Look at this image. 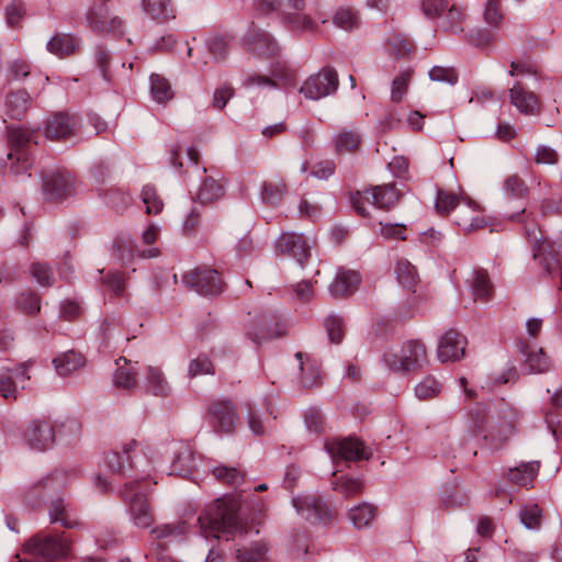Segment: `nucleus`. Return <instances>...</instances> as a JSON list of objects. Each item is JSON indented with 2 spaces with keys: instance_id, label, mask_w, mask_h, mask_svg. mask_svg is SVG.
Segmentation results:
<instances>
[{
  "instance_id": "58836bf2",
  "label": "nucleus",
  "mask_w": 562,
  "mask_h": 562,
  "mask_svg": "<svg viewBox=\"0 0 562 562\" xmlns=\"http://www.w3.org/2000/svg\"><path fill=\"white\" fill-rule=\"evenodd\" d=\"M488 416L486 408L482 405H477L470 411L467 417V429L468 431L477 437L485 432Z\"/></svg>"
},
{
  "instance_id": "3c124183",
  "label": "nucleus",
  "mask_w": 562,
  "mask_h": 562,
  "mask_svg": "<svg viewBox=\"0 0 562 562\" xmlns=\"http://www.w3.org/2000/svg\"><path fill=\"white\" fill-rule=\"evenodd\" d=\"M460 204V198L457 194L445 190H438L435 204L438 214L446 216L453 209H458Z\"/></svg>"
},
{
  "instance_id": "c85d7f7f",
  "label": "nucleus",
  "mask_w": 562,
  "mask_h": 562,
  "mask_svg": "<svg viewBox=\"0 0 562 562\" xmlns=\"http://www.w3.org/2000/svg\"><path fill=\"white\" fill-rule=\"evenodd\" d=\"M225 194L224 184L215 178L209 176L205 177L196 195L194 202H199L201 205H207L218 201Z\"/></svg>"
},
{
  "instance_id": "338daca9",
  "label": "nucleus",
  "mask_w": 562,
  "mask_h": 562,
  "mask_svg": "<svg viewBox=\"0 0 562 562\" xmlns=\"http://www.w3.org/2000/svg\"><path fill=\"white\" fill-rule=\"evenodd\" d=\"M461 22H462L461 11L456 7H451L445 13L441 26L445 27L447 31H450L452 33H458L463 30L461 26Z\"/></svg>"
},
{
  "instance_id": "c03bdc74",
  "label": "nucleus",
  "mask_w": 562,
  "mask_h": 562,
  "mask_svg": "<svg viewBox=\"0 0 562 562\" xmlns=\"http://www.w3.org/2000/svg\"><path fill=\"white\" fill-rule=\"evenodd\" d=\"M150 92L154 100L159 103L167 102L173 98V91L169 81L158 74L150 76Z\"/></svg>"
},
{
  "instance_id": "f8f14e48",
  "label": "nucleus",
  "mask_w": 562,
  "mask_h": 562,
  "mask_svg": "<svg viewBox=\"0 0 562 562\" xmlns=\"http://www.w3.org/2000/svg\"><path fill=\"white\" fill-rule=\"evenodd\" d=\"M209 418L216 431L232 432L238 419L235 405L227 400L213 402L209 407Z\"/></svg>"
},
{
  "instance_id": "052dcab7",
  "label": "nucleus",
  "mask_w": 562,
  "mask_h": 562,
  "mask_svg": "<svg viewBox=\"0 0 562 562\" xmlns=\"http://www.w3.org/2000/svg\"><path fill=\"white\" fill-rule=\"evenodd\" d=\"M325 327L329 337V340L334 344L341 342L344 338V321L341 317L330 315L325 319Z\"/></svg>"
},
{
  "instance_id": "5701e85b",
  "label": "nucleus",
  "mask_w": 562,
  "mask_h": 562,
  "mask_svg": "<svg viewBox=\"0 0 562 562\" xmlns=\"http://www.w3.org/2000/svg\"><path fill=\"white\" fill-rule=\"evenodd\" d=\"M50 522L60 524L61 527L71 529L79 525L76 510L63 498L52 499L48 505Z\"/></svg>"
},
{
  "instance_id": "8fccbe9b",
  "label": "nucleus",
  "mask_w": 562,
  "mask_h": 562,
  "mask_svg": "<svg viewBox=\"0 0 562 562\" xmlns=\"http://www.w3.org/2000/svg\"><path fill=\"white\" fill-rule=\"evenodd\" d=\"M142 200L146 205L147 214H159L162 211L164 202L154 186L146 184L142 190Z\"/></svg>"
},
{
  "instance_id": "603ef678",
  "label": "nucleus",
  "mask_w": 562,
  "mask_h": 562,
  "mask_svg": "<svg viewBox=\"0 0 562 562\" xmlns=\"http://www.w3.org/2000/svg\"><path fill=\"white\" fill-rule=\"evenodd\" d=\"M286 187L282 182H265L261 190V199L266 204L277 205L283 199Z\"/></svg>"
},
{
  "instance_id": "f03ea898",
  "label": "nucleus",
  "mask_w": 562,
  "mask_h": 562,
  "mask_svg": "<svg viewBox=\"0 0 562 562\" xmlns=\"http://www.w3.org/2000/svg\"><path fill=\"white\" fill-rule=\"evenodd\" d=\"M36 130L23 126L7 127V143L9 151L0 153V164H8L9 173L15 178L31 176L33 157L30 153V144H36Z\"/></svg>"
},
{
  "instance_id": "bf43d9fd",
  "label": "nucleus",
  "mask_w": 562,
  "mask_h": 562,
  "mask_svg": "<svg viewBox=\"0 0 562 562\" xmlns=\"http://www.w3.org/2000/svg\"><path fill=\"white\" fill-rule=\"evenodd\" d=\"M204 374H214V366L206 356L201 355L190 361L188 376L193 379Z\"/></svg>"
},
{
  "instance_id": "4be33fe9",
  "label": "nucleus",
  "mask_w": 562,
  "mask_h": 562,
  "mask_svg": "<svg viewBox=\"0 0 562 562\" xmlns=\"http://www.w3.org/2000/svg\"><path fill=\"white\" fill-rule=\"evenodd\" d=\"M144 390L145 393L158 397H167L172 391L162 370L154 366H147L145 369Z\"/></svg>"
},
{
  "instance_id": "09e8293b",
  "label": "nucleus",
  "mask_w": 562,
  "mask_h": 562,
  "mask_svg": "<svg viewBox=\"0 0 562 562\" xmlns=\"http://www.w3.org/2000/svg\"><path fill=\"white\" fill-rule=\"evenodd\" d=\"M397 281L407 289L413 288L418 279L416 268L406 259H400L395 266Z\"/></svg>"
},
{
  "instance_id": "1a4fd4ad",
  "label": "nucleus",
  "mask_w": 562,
  "mask_h": 562,
  "mask_svg": "<svg viewBox=\"0 0 562 562\" xmlns=\"http://www.w3.org/2000/svg\"><path fill=\"white\" fill-rule=\"evenodd\" d=\"M338 85L336 70L330 67H324L316 75L308 77L300 91L307 99L319 100L336 92Z\"/></svg>"
},
{
  "instance_id": "0eeeda50",
  "label": "nucleus",
  "mask_w": 562,
  "mask_h": 562,
  "mask_svg": "<svg viewBox=\"0 0 562 562\" xmlns=\"http://www.w3.org/2000/svg\"><path fill=\"white\" fill-rule=\"evenodd\" d=\"M400 198L401 193L394 184L376 186L366 190L362 194L357 192L352 196V205L359 215L368 216L369 213L363 206V201L371 202L379 209L390 210L400 201Z\"/></svg>"
},
{
  "instance_id": "aec40b11",
  "label": "nucleus",
  "mask_w": 562,
  "mask_h": 562,
  "mask_svg": "<svg viewBox=\"0 0 562 562\" xmlns=\"http://www.w3.org/2000/svg\"><path fill=\"white\" fill-rule=\"evenodd\" d=\"M66 485V473L56 471L34 482L27 490L25 497L31 502L35 497L58 493L64 490Z\"/></svg>"
},
{
  "instance_id": "423d86ee",
  "label": "nucleus",
  "mask_w": 562,
  "mask_h": 562,
  "mask_svg": "<svg viewBox=\"0 0 562 562\" xmlns=\"http://www.w3.org/2000/svg\"><path fill=\"white\" fill-rule=\"evenodd\" d=\"M121 495L128 503L133 524L138 528H149L154 524V514L136 481L126 482Z\"/></svg>"
},
{
  "instance_id": "f257e3e1",
  "label": "nucleus",
  "mask_w": 562,
  "mask_h": 562,
  "mask_svg": "<svg viewBox=\"0 0 562 562\" xmlns=\"http://www.w3.org/2000/svg\"><path fill=\"white\" fill-rule=\"evenodd\" d=\"M240 502L235 496H225L210 504L198 521L205 537H225L226 540L244 531L239 516Z\"/></svg>"
},
{
  "instance_id": "4468645a",
  "label": "nucleus",
  "mask_w": 562,
  "mask_h": 562,
  "mask_svg": "<svg viewBox=\"0 0 562 562\" xmlns=\"http://www.w3.org/2000/svg\"><path fill=\"white\" fill-rule=\"evenodd\" d=\"M327 449L331 456L338 454L346 461L368 460L372 454L370 448L352 437L331 442L327 446Z\"/></svg>"
},
{
  "instance_id": "774afa93",
  "label": "nucleus",
  "mask_w": 562,
  "mask_h": 562,
  "mask_svg": "<svg viewBox=\"0 0 562 562\" xmlns=\"http://www.w3.org/2000/svg\"><path fill=\"white\" fill-rule=\"evenodd\" d=\"M558 151L548 145H539L535 151V162L538 165H555L559 161Z\"/></svg>"
},
{
  "instance_id": "a18cd8bd",
  "label": "nucleus",
  "mask_w": 562,
  "mask_h": 562,
  "mask_svg": "<svg viewBox=\"0 0 562 562\" xmlns=\"http://www.w3.org/2000/svg\"><path fill=\"white\" fill-rule=\"evenodd\" d=\"M333 488L345 497H352L363 492L364 483L360 479L339 476L333 482Z\"/></svg>"
},
{
  "instance_id": "cd10ccee",
  "label": "nucleus",
  "mask_w": 562,
  "mask_h": 562,
  "mask_svg": "<svg viewBox=\"0 0 562 562\" xmlns=\"http://www.w3.org/2000/svg\"><path fill=\"white\" fill-rule=\"evenodd\" d=\"M254 8L260 15H268L274 12H281L288 9L302 11L305 9L304 0H255Z\"/></svg>"
},
{
  "instance_id": "6e6d98bb",
  "label": "nucleus",
  "mask_w": 562,
  "mask_h": 562,
  "mask_svg": "<svg viewBox=\"0 0 562 562\" xmlns=\"http://www.w3.org/2000/svg\"><path fill=\"white\" fill-rule=\"evenodd\" d=\"M440 391L441 384L432 376L425 378L415 386L416 396L423 401L436 397Z\"/></svg>"
},
{
  "instance_id": "6e6552de",
  "label": "nucleus",
  "mask_w": 562,
  "mask_h": 562,
  "mask_svg": "<svg viewBox=\"0 0 562 562\" xmlns=\"http://www.w3.org/2000/svg\"><path fill=\"white\" fill-rule=\"evenodd\" d=\"M183 284L201 295H217L224 291V281L218 271L211 268H196L182 277Z\"/></svg>"
},
{
  "instance_id": "473e14b6",
  "label": "nucleus",
  "mask_w": 562,
  "mask_h": 562,
  "mask_svg": "<svg viewBox=\"0 0 562 562\" xmlns=\"http://www.w3.org/2000/svg\"><path fill=\"white\" fill-rule=\"evenodd\" d=\"M86 363L85 357L74 350L60 353L53 360L56 372L61 376H67Z\"/></svg>"
},
{
  "instance_id": "393cba45",
  "label": "nucleus",
  "mask_w": 562,
  "mask_h": 562,
  "mask_svg": "<svg viewBox=\"0 0 562 562\" xmlns=\"http://www.w3.org/2000/svg\"><path fill=\"white\" fill-rule=\"evenodd\" d=\"M509 95L512 104L524 114H535L539 109V102L536 94L525 90L519 82L515 83L509 89Z\"/></svg>"
},
{
  "instance_id": "5fc2aeb1",
  "label": "nucleus",
  "mask_w": 562,
  "mask_h": 562,
  "mask_svg": "<svg viewBox=\"0 0 562 562\" xmlns=\"http://www.w3.org/2000/svg\"><path fill=\"white\" fill-rule=\"evenodd\" d=\"M413 71L405 69L401 71L392 82L391 99L393 102H401L406 94Z\"/></svg>"
},
{
  "instance_id": "79ce46f5",
  "label": "nucleus",
  "mask_w": 562,
  "mask_h": 562,
  "mask_svg": "<svg viewBox=\"0 0 562 562\" xmlns=\"http://www.w3.org/2000/svg\"><path fill=\"white\" fill-rule=\"evenodd\" d=\"M194 468L195 461L193 452L189 447H181L172 461L171 472L180 476H186L191 473Z\"/></svg>"
},
{
  "instance_id": "0e129e2a",
  "label": "nucleus",
  "mask_w": 562,
  "mask_h": 562,
  "mask_svg": "<svg viewBox=\"0 0 562 562\" xmlns=\"http://www.w3.org/2000/svg\"><path fill=\"white\" fill-rule=\"evenodd\" d=\"M506 194L514 198H522L528 192L525 181L517 175L509 176L504 182Z\"/></svg>"
},
{
  "instance_id": "ea45409f",
  "label": "nucleus",
  "mask_w": 562,
  "mask_h": 562,
  "mask_svg": "<svg viewBox=\"0 0 562 562\" xmlns=\"http://www.w3.org/2000/svg\"><path fill=\"white\" fill-rule=\"evenodd\" d=\"M302 11L288 9L283 11L282 22L295 31H314L315 22Z\"/></svg>"
},
{
  "instance_id": "4c0bfd02",
  "label": "nucleus",
  "mask_w": 562,
  "mask_h": 562,
  "mask_svg": "<svg viewBox=\"0 0 562 562\" xmlns=\"http://www.w3.org/2000/svg\"><path fill=\"white\" fill-rule=\"evenodd\" d=\"M539 469L538 462L524 463L515 469H510L508 473L509 481L517 485L529 486L532 484Z\"/></svg>"
},
{
  "instance_id": "2f4dec72",
  "label": "nucleus",
  "mask_w": 562,
  "mask_h": 562,
  "mask_svg": "<svg viewBox=\"0 0 562 562\" xmlns=\"http://www.w3.org/2000/svg\"><path fill=\"white\" fill-rule=\"evenodd\" d=\"M468 282L470 283L474 301L486 302L490 300L493 294V285L486 271L481 269L474 270Z\"/></svg>"
},
{
  "instance_id": "864d4df0",
  "label": "nucleus",
  "mask_w": 562,
  "mask_h": 562,
  "mask_svg": "<svg viewBox=\"0 0 562 562\" xmlns=\"http://www.w3.org/2000/svg\"><path fill=\"white\" fill-rule=\"evenodd\" d=\"M212 472L218 481L232 486H237L244 481V475L237 468L217 465Z\"/></svg>"
},
{
  "instance_id": "6ab92c4d",
  "label": "nucleus",
  "mask_w": 562,
  "mask_h": 562,
  "mask_svg": "<svg viewBox=\"0 0 562 562\" xmlns=\"http://www.w3.org/2000/svg\"><path fill=\"white\" fill-rule=\"evenodd\" d=\"M526 236L529 240L537 244V248L533 252V258L539 260L540 265L544 268V270L551 274L553 270H557L560 267L559 254L554 249L553 245H551L547 240H541L538 237L535 228L527 229Z\"/></svg>"
},
{
  "instance_id": "bb28decb",
  "label": "nucleus",
  "mask_w": 562,
  "mask_h": 562,
  "mask_svg": "<svg viewBox=\"0 0 562 562\" xmlns=\"http://www.w3.org/2000/svg\"><path fill=\"white\" fill-rule=\"evenodd\" d=\"M135 441H131L123 447V452L111 451L105 454V463L112 473L125 475L132 469V457L130 454Z\"/></svg>"
},
{
  "instance_id": "412c9836",
  "label": "nucleus",
  "mask_w": 562,
  "mask_h": 562,
  "mask_svg": "<svg viewBox=\"0 0 562 562\" xmlns=\"http://www.w3.org/2000/svg\"><path fill=\"white\" fill-rule=\"evenodd\" d=\"M187 532V525L183 521L156 526L150 530L149 554L158 555L165 549L161 540L182 536Z\"/></svg>"
},
{
  "instance_id": "c756f323",
  "label": "nucleus",
  "mask_w": 562,
  "mask_h": 562,
  "mask_svg": "<svg viewBox=\"0 0 562 562\" xmlns=\"http://www.w3.org/2000/svg\"><path fill=\"white\" fill-rule=\"evenodd\" d=\"M279 324H271L270 317L260 316L247 331V336L255 342L261 344L263 340L272 339L280 335Z\"/></svg>"
},
{
  "instance_id": "a878e982",
  "label": "nucleus",
  "mask_w": 562,
  "mask_h": 562,
  "mask_svg": "<svg viewBox=\"0 0 562 562\" xmlns=\"http://www.w3.org/2000/svg\"><path fill=\"white\" fill-rule=\"evenodd\" d=\"M360 283L358 272L349 270H339L329 286L331 295L342 297L353 293Z\"/></svg>"
},
{
  "instance_id": "680f3d73",
  "label": "nucleus",
  "mask_w": 562,
  "mask_h": 562,
  "mask_svg": "<svg viewBox=\"0 0 562 562\" xmlns=\"http://www.w3.org/2000/svg\"><path fill=\"white\" fill-rule=\"evenodd\" d=\"M133 245L130 238L117 237L113 243V255L123 262H128L133 259Z\"/></svg>"
},
{
  "instance_id": "37998d69",
  "label": "nucleus",
  "mask_w": 562,
  "mask_h": 562,
  "mask_svg": "<svg viewBox=\"0 0 562 562\" xmlns=\"http://www.w3.org/2000/svg\"><path fill=\"white\" fill-rule=\"evenodd\" d=\"M268 552L266 542H254L249 547L236 550L237 562H262Z\"/></svg>"
},
{
  "instance_id": "ddd939ff",
  "label": "nucleus",
  "mask_w": 562,
  "mask_h": 562,
  "mask_svg": "<svg viewBox=\"0 0 562 562\" xmlns=\"http://www.w3.org/2000/svg\"><path fill=\"white\" fill-rule=\"evenodd\" d=\"M24 439L31 448L45 451L55 441V428L48 420L34 419L25 429Z\"/></svg>"
},
{
  "instance_id": "9b49d317",
  "label": "nucleus",
  "mask_w": 562,
  "mask_h": 562,
  "mask_svg": "<svg viewBox=\"0 0 562 562\" xmlns=\"http://www.w3.org/2000/svg\"><path fill=\"white\" fill-rule=\"evenodd\" d=\"M296 512L311 524H327L331 513L326 503L316 495H304L293 499Z\"/></svg>"
},
{
  "instance_id": "a211bd4d",
  "label": "nucleus",
  "mask_w": 562,
  "mask_h": 562,
  "mask_svg": "<svg viewBox=\"0 0 562 562\" xmlns=\"http://www.w3.org/2000/svg\"><path fill=\"white\" fill-rule=\"evenodd\" d=\"M245 45L248 50L262 56H273L279 49L271 35L254 23H251L245 36Z\"/></svg>"
},
{
  "instance_id": "2eb2a0df",
  "label": "nucleus",
  "mask_w": 562,
  "mask_h": 562,
  "mask_svg": "<svg viewBox=\"0 0 562 562\" xmlns=\"http://www.w3.org/2000/svg\"><path fill=\"white\" fill-rule=\"evenodd\" d=\"M79 122L75 115L59 112L52 115L45 126V136L49 139H67L75 135Z\"/></svg>"
},
{
  "instance_id": "13d9d810",
  "label": "nucleus",
  "mask_w": 562,
  "mask_h": 562,
  "mask_svg": "<svg viewBox=\"0 0 562 562\" xmlns=\"http://www.w3.org/2000/svg\"><path fill=\"white\" fill-rule=\"evenodd\" d=\"M30 272L42 286H52L54 284L55 278L52 268L47 263L33 262L30 267Z\"/></svg>"
},
{
  "instance_id": "dca6fc26",
  "label": "nucleus",
  "mask_w": 562,
  "mask_h": 562,
  "mask_svg": "<svg viewBox=\"0 0 562 562\" xmlns=\"http://www.w3.org/2000/svg\"><path fill=\"white\" fill-rule=\"evenodd\" d=\"M43 190L50 201H61L74 191V179L67 171H59L43 178Z\"/></svg>"
},
{
  "instance_id": "49530a36",
  "label": "nucleus",
  "mask_w": 562,
  "mask_h": 562,
  "mask_svg": "<svg viewBox=\"0 0 562 562\" xmlns=\"http://www.w3.org/2000/svg\"><path fill=\"white\" fill-rule=\"evenodd\" d=\"M522 352L527 356L526 364L530 373H542L549 370L550 359L542 348L529 350V348L526 347Z\"/></svg>"
},
{
  "instance_id": "7c9ffc66",
  "label": "nucleus",
  "mask_w": 562,
  "mask_h": 562,
  "mask_svg": "<svg viewBox=\"0 0 562 562\" xmlns=\"http://www.w3.org/2000/svg\"><path fill=\"white\" fill-rule=\"evenodd\" d=\"M116 369L113 373V383L117 389L131 390L136 386V371L130 361L121 357L115 361Z\"/></svg>"
},
{
  "instance_id": "39448f33",
  "label": "nucleus",
  "mask_w": 562,
  "mask_h": 562,
  "mask_svg": "<svg viewBox=\"0 0 562 562\" xmlns=\"http://www.w3.org/2000/svg\"><path fill=\"white\" fill-rule=\"evenodd\" d=\"M88 27L98 34H113L121 36L124 34L123 21L113 14L109 0H95L86 14Z\"/></svg>"
},
{
  "instance_id": "4d7b16f0",
  "label": "nucleus",
  "mask_w": 562,
  "mask_h": 562,
  "mask_svg": "<svg viewBox=\"0 0 562 562\" xmlns=\"http://www.w3.org/2000/svg\"><path fill=\"white\" fill-rule=\"evenodd\" d=\"M31 74L30 64L21 58L9 61L7 67V77L9 81H21Z\"/></svg>"
},
{
  "instance_id": "de8ad7c7",
  "label": "nucleus",
  "mask_w": 562,
  "mask_h": 562,
  "mask_svg": "<svg viewBox=\"0 0 562 562\" xmlns=\"http://www.w3.org/2000/svg\"><path fill=\"white\" fill-rule=\"evenodd\" d=\"M519 518L526 528L536 530L542 524V510L537 504L527 503L519 510Z\"/></svg>"
},
{
  "instance_id": "72a5a7b5",
  "label": "nucleus",
  "mask_w": 562,
  "mask_h": 562,
  "mask_svg": "<svg viewBox=\"0 0 562 562\" xmlns=\"http://www.w3.org/2000/svg\"><path fill=\"white\" fill-rule=\"evenodd\" d=\"M333 143L337 153H352L359 148L361 135L357 128H342L334 136Z\"/></svg>"
},
{
  "instance_id": "c9c22d12",
  "label": "nucleus",
  "mask_w": 562,
  "mask_h": 562,
  "mask_svg": "<svg viewBox=\"0 0 562 562\" xmlns=\"http://www.w3.org/2000/svg\"><path fill=\"white\" fill-rule=\"evenodd\" d=\"M376 513V506L370 503H361L349 509L348 517L357 529H362L372 524Z\"/></svg>"
},
{
  "instance_id": "e433bc0d",
  "label": "nucleus",
  "mask_w": 562,
  "mask_h": 562,
  "mask_svg": "<svg viewBox=\"0 0 562 562\" xmlns=\"http://www.w3.org/2000/svg\"><path fill=\"white\" fill-rule=\"evenodd\" d=\"M142 3L144 11L154 20L166 22L175 18L170 0H143Z\"/></svg>"
},
{
  "instance_id": "b1692460",
  "label": "nucleus",
  "mask_w": 562,
  "mask_h": 562,
  "mask_svg": "<svg viewBox=\"0 0 562 562\" xmlns=\"http://www.w3.org/2000/svg\"><path fill=\"white\" fill-rule=\"evenodd\" d=\"M31 95L24 89L11 91L5 97L4 111L12 120H22L31 105Z\"/></svg>"
},
{
  "instance_id": "69168bd1",
  "label": "nucleus",
  "mask_w": 562,
  "mask_h": 562,
  "mask_svg": "<svg viewBox=\"0 0 562 562\" xmlns=\"http://www.w3.org/2000/svg\"><path fill=\"white\" fill-rule=\"evenodd\" d=\"M390 45L394 57L397 59L405 58L414 49V44L409 40L398 35H394L390 40Z\"/></svg>"
},
{
  "instance_id": "7ed1b4c3",
  "label": "nucleus",
  "mask_w": 562,
  "mask_h": 562,
  "mask_svg": "<svg viewBox=\"0 0 562 562\" xmlns=\"http://www.w3.org/2000/svg\"><path fill=\"white\" fill-rule=\"evenodd\" d=\"M70 547L61 536H35L29 540L14 562H54L65 557Z\"/></svg>"
},
{
  "instance_id": "f3484780",
  "label": "nucleus",
  "mask_w": 562,
  "mask_h": 562,
  "mask_svg": "<svg viewBox=\"0 0 562 562\" xmlns=\"http://www.w3.org/2000/svg\"><path fill=\"white\" fill-rule=\"evenodd\" d=\"M465 337L454 329H449L438 345V359L441 362L456 361L464 356Z\"/></svg>"
},
{
  "instance_id": "f704fd0d",
  "label": "nucleus",
  "mask_w": 562,
  "mask_h": 562,
  "mask_svg": "<svg viewBox=\"0 0 562 562\" xmlns=\"http://www.w3.org/2000/svg\"><path fill=\"white\" fill-rule=\"evenodd\" d=\"M295 358L299 360V368L301 371V384L304 389H312L318 385L319 381V369L316 363L312 362L306 355L299 351L295 353Z\"/></svg>"
},
{
  "instance_id": "20e7f679",
  "label": "nucleus",
  "mask_w": 562,
  "mask_h": 562,
  "mask_svg": "<svg viewBox=\"0 0 562 562\" xmlns=\"http://www.w3.org/2000/svg\"><path fill=\"white\" fill-rule=\"evenodd\" d=\"M427 361L425 346L418 340H408L398 351H387L383 355V362L394 372L416 371Z\"/></svg>"
},
{
  "instance_id": "e2e57ef3",
  "label": "nucleus",
  "mask_w": 562,
  "mask_h": 562,
  "mask_svg": "<svg viewBox=\"0 0 562 562\" xmlns=\"http://www.w3.org/2000/svg\"><path fill=\"white\" fill-rule=\"evenodd\" d=\"M18 307L26 314H35L41 310V300L33 292L22 293L16 300Z\"/></svg>"
},
{
  "instance_id": "9d476101",
  "label": "nucleus",
  "mask_w": 562,
  "mask_h": 562,
  "mask_svg": "<svg viewBox=\"0 0 562 562\" xmlns=\"http://www.w3.org/2000/svg\"><path fill=\"white\" fill-rule=\"evenodd\" d=\"M274 250L278 255L293 258L300 267L311 257V246L302 234L283 233L274 241Z\"/></svg>"
},
{
  "instance_id": "a19ab883",
  "label": "nucleus",
  "mask_w": 562,
  "mask_h": 562,
  "mask_svg": "<svg viewBox=\"0 0 562 562\" xmlns=\"http://www.w3.org/2000/svg\"><path fill=\"white\" fill-rule=\"evenodd\" d=\"M78 45L79 43L74 36L57 34L47 43V49L52 54L67 56L72 54Z\"/></svg>"
}]
</instances>
